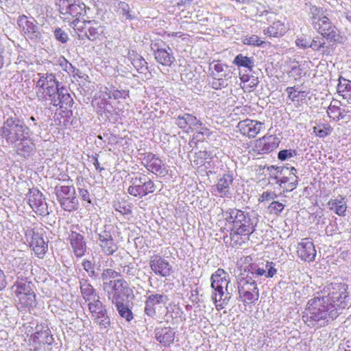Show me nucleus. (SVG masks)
I'll return each instance as SVG.
<instances>
[{"label":"nucleus","instance_id":"f257e3e1","mask_svg":"<svg viewBox=\"0 0 351 351\" xmlns=\"http://www.w3.org/2000/svg\"><path fill=\"white\" fill-rule=\"evenodd\" d=\"M336 308L335 304L328 303V299L315 297L308 302L303 320L310 327L324 326L329 318L334 319L341 313Z\"/></svg>","mask_w":351,"mask_h":351},{"label":"nucleus","instance_id":"f03ea898","mask_svg":"<svg viewBox=\"0 0 351 351\" xmlns=\"http://www.w3.org/2000/svg\"><path fill=\"white\" fill-rule=\"evenodd\" d=\"M226 220L232 224L230 238L241 245L243 241H239V236H250L255 230L257 223L256 218H252L249 213L233 208L226 212Z\"/></svg>","mask_w":351,"mask_h":351},{"label":"nucleus","instance_id":"7ed1b4c3","mask_svg":"<svg viewBox=\"0 0 351 351\" xmlns=\"http://www.w3.org/2000/svg\"><path fill=\"white\" fill-rule=\"evenodd\" d=\"M32 134L29 127L14 112L10 115L8 114L0 129V136L9 145L16 144L19 139H23L25 135Z\"/></svg>","mask_w":351,"mask_h":351},{"label":"nucleus","instance_id":"20e7f679","mask_svg":"<svg viewBox=\"0 0 351 351\" xmlns=\"http://www.w3.org/2000/svg\"><path fill=\"white\" fill-rule=\"evenodd\" d=\"M58 5L61 19L75 31H81L83 26L80 17L86 14L84 3L82 0H59Z\"/></svg>","mask_w":351,"mask_h":351},{"label":"nucleus","instance_id":"39448f33","mask_svg":"<svg viewBox=\"0 0 351 351\" xmlns=\"http://www.w3.org/2000/svg\"><path fill=\"white\" fill-rule=\"evenodd\" d=\"M311 23L323 37L331 41H337L339 36L337 29L332 25L322 8L311 5L309 9Z\"/></svg>","mask_w":351,"mask_h":351},{"label":"nucleus","instance_id":"423d86ee","mask_svg":"<svg viewBox=\"0 0 351 351\" xmlns=\"http://www.w3.org/2000/svg\"><path fill=\"white\" fill-rule=\"evenodd\" d=\"M34 285L25 279L17 280L12 290L22 307L30 308L36 305Z\"/></svg>","mask_w":351,"mask_h":351},{"label":"nucleus","instance_id":"0eeeda50","mask_svg":"<svg viewBox=\"0 0 351 351\" xmlns=\"http://www.w3.org/2000/svg\"><path fill=\"white\" fill-rule=\"evenodd\" d=\"M327 289L328 295L322 298L328 299V303L335 304L338 311L341 312L348 306V285L345 283L332 282L327 287Z\"/></svg>","mask_w":351,"mask_h":351},{"label":"nucleus","instance_id":"6e6552de","mask_svg":"<svg viewBox=\"0 0 351 351\" xmlns=\"http://www.w3.org/2000/svg\"><path fill=\"white\" fill-rule=\"evenodd\" d=\"M55 193L61 207L66 211H73L78 208V200L73 186L61 185L55 187Z\"/></svg>","mask_w":351,"mask_h":351},{"label":"nucleus","instance_id":"1a4fd4ad","mask_svg":"<svg viewBox=\"0 0 351 351\" xmlns=\"http://www.w3.org/2000/svg\"><path fill=\"white\" fill-rule=\"evenodd\" d=\"M38 75L39 79L36 82V96L39 101H46L47 95L57 90L60 84L53 73H38Z\"/></svg>","mask_w":351,"mask_h":351},{"label":"nucleus","instance_id":"9d476101","mask_svg":"<svg viewBox=\"0 0 351 351\" xmlns=\"http://www.w3.org/2000/svg\"><path fill=\"white\" fill-rule=\"evenodd\" d=\"M99 296L88 304L91 319L99 326V329L108 330L110 326V319L107 313L106 306L100 301Z\"/></svg>","mask_w":351,"mask_h":351},{"label":"nucleus","instance_id":"9b49d317","mask_svg":"<svg viewBox=\"0 0 351 351\" xmlns=\"http://www.w3.org/2000/svg\"><path fill=\"white\" fill-rule=\"evenodd\" d=\"M130 184L128 192L134 197H143L149 193H154L156 189V186L154 182L152 180H146L145 175L132 178Z\"/></svg>","mask_w":351,"mask_h":351},{"label":"nucleus","instance_id":"f8f14e48","mask_svg":"<svg viewBox=\"0 0 351 351\" xmlns=\"http://www.w3.org/2000/svg\"><path fill=\"white\" fill-rule=\"evenodd\" d=\"M151 49L157 62L169 66L175 61L172 49L162 40L152 43Z\"/></svg>","mask_w":351,"mask_h":351},{"label":"nucleus","instance_id":"ddd939ff","mask_svg":"<svg viewBox=\"0 0 351 351\" xmlns=\"http://www.w3.org/2000/svg\"><path fill=\"white\" fill-rule=\"evenodd\" d=\"M147 299L145 302V314L152 319L156 317V310L165 306L169 301V298L163 293H154L148 291Z\"/></svg>","mask_w":351,"mask_h":351},{"label":"nucleus","instance_id":"4468645a","mask_svg":"<svg viewBox=\"0 0 351 351\" xmlns=\"http://www.w3.org/2000/svg\"><path fill=\"white\" fill-rule=\"evenodd\" d=\"M17 24L28 38L36 39L40 37L37 21L34 18H28L25 15L19 16Z\"/></svg>","mask_w":351,"mask_h":351},{"label":"nucleus","instance_id":"2eb2a0df","mask_svg":"<svg viewBox=\"0 0 351 351\" xmlns=\"http://www.w3.org/2000/svg\"><path fill=\"white\" fill-rule=\"evenodd\" d=\"M34 333L35 351H51L53 338L49 328L38 330Z\"/></svg>","mask_w":351,"mask_h":351},{"label":"nucleus","instance_id":"dca6fc26","mask_svg":"<svg viewBox=\"0 0 351 351\" xmlns=\"http://www.w3.org/2000/svg\"><path fill=\"white\" fill-rule=\"evenodd\" d=\"M29 204L32 210L38 215H45L49 213L48 206L43 195L37 189L30 190Z\"/></svg>","mask_w":351,"mask_h":351},{"label":"nucleus","instance_id":"f3484780","mask_svg":"<svg viewBox=\"0 0 351 351\" xmlns=\"http://www.w3.org/2000/svg\"><path fill=\"white\" fill-rule=\"evenodd\" d=\"M149 266L152 270L156 274L162 277H167L172 273V267L164 258L154 255L151 257Z\"/></svg>","mask_w":351,"mask_h":351},{"label":"nucleus","instance_id":"a211bd4d","mask_svg":"<svg viewBox=\"0 0 351 351\" xmlns=\"http://www.w3.org/2000/svg\"><path fill=\"white\" fill-rule=\"evenodd\" d=\"M99 245L103 253L107 256L112 255L117 250L118 245L114 243L111 233L106 230L97 232Z\"/></svg>","mask_w":351,"mask_h":351},{"label":"nucleus","instance_id":"6ab92c4d","mask_svg":"<svg viewBox=\"0 0 351 351\" xmlns=\"http://www.w3.org/2000/svg\"><path fill=\"white\" fill-rule=\"evenodd\" d=\"M297 254L302 261H313L316 256V250L313 243L307 238L302 239V242L298 244Z\"/></svg>","mask_w":351,"mask_h":351},{"label":"nucleus","instance_id":"aec40b11","mask_svg":"<svg viewBox=\"0 0 351 351\" xmlns=\"http://www.w3.org/2000/svg\"><path fill=\"white\" fill-rule=\"evenodd\" d=\"M69 239L74 254L78 258L82 257L87 248L84 236L77 232L72 231L69 236Z\"/></svg>","mask_w":351,"mask_h":351},{"label":"nucleus","instance_id":"412c9836","mask_svg":"<svg viewBox=\"0 0 351 351\" xmlns=\"http://www.w3.org/2000/svg\"><path fill=\"white\" fill-rule=\"evenodd\" d=\"M233 182V178L231 175L224 174L217 181V184L212 186V193H215V195L219 194L221 197H229L230 195V188Z\"/></svg>","mask_w":351,"mask_h":351},{"label":"nucleus","instance_id":"4be33fe9","mask_svg":"<svg viewBox=\"0 0 351 351\" xmlns=\"http://www.w3.org/2000/svg\"><path fill=\"white\" fill-rule=\"evenodd\" d=\"M263 123L260 121L245 119L238 124L241 132L250 138H254L261 131Z\"/></svg>","mask_w":351,"mask_h":351},{"label":"nucleus","instance_id":"5701e85b","mask_svg":"<svg viewBox=\"0 0 351 351\" xmlns=\"http://www.w3.org/2000/svg\"><path fill=\"white\" fill-rule=\"evenodd\" d=\"M81 25L83 26L82 29H80L81 31H76L77 33L83 32V29H85L84 32L85 36L90 40L94 41L99 38L101 34L102 33V27L99 24V23L95 21H86L84 20Z\"/></svg>","mask_w":351,"mask_h":351},{"label":"nucleus","instance_id":"b1692460","mask_svg":"<svg viewBox=\"0 0 351 351\" xmlns=\"http://www.w3.org/2000/svg\"><path fill=\"white\" fill-rule=\"evenodd\" d=\"M215 293L212 295V300L215 303L217 310L223 309L231 298V293L228 290V286L221 285V288H213Z\"/></svg>","mask_w":351,"mask_h":351},{"label":"nucleus","instance_id":"393cba45","mask_svg":"<svg viewBox=\"0 0 351 351\" xmlns=\"http://www.w3.org/2000/svg\"><path fill=\"white\" fill-rule=\"evenodd\" d=\"M31 235L30 247L38 258H43L48 249V245L38 232L32 231Z\"/></svg>","mask_w":351,"mask_h":351},{"label":"nucleus","instance_id":"a878e982","mask_svg":"<svg viewBox=\"0 0 351 351\" xmlns=\"http://www.w3.org/2000/svg\"><path fill=\"white\" fill-rule=\"evenodd\" d=\"M156 340L163 346H169L175 338V331L171 327L156 328L154 330Z\"/></svg>","mask_w":351,"mask_h":351},{"label":"nucleus","instance_id":"bb28decb","mask_svg":"<svg viewBox=\"0 0 351 351\" xmlns=\"http://www.w3.org/2000/svg\"><path fill=\"white\" fill-rule=\"evenodd\" d=\"M175 123L180 129H186L187 127L195 128L200 127L202 125V121L195 116L189 113L178 115L175 119Z\"/></svg>","mask_w":351,"mask_h":351},{"label":"nucleus","instance_id":"cd10ccee","mask_svg":"<svg viewBox=\"0 0 351 351\" xmlns=\"http://www.w3.org/2000/svg\"><path fill=\"white\" fill-rule=\"evenodd\" d=\"M31 135H25L23 139H19V141L15 144L18 153L24 157L30 156L36 149L35 143L33 139L30 138Z\"/></svg>","mask_w":351,"mask_h":351},{"label":"nucleus","instance_id":"c85d7f7f","mask_svg":"<svg viewBox=\"0 0 351 351\" xmlns=\"http://www.w3.org/2000/svg\"><path fill=\"white\" fill-rule=\"evenodd\" d=\"M112 303L114 305L119 315L121 317L125 318L128 322L133 319L134 317L132 311L123 303V300H119L118 294L112 297Z\"/></svg>","mask_w":351,"mask_h":351},{"label":"nucleus","instance_id":"c756f323","mask_svg":"<svg viewBox=\"0 0 351 351\" xmlns=\"http://www.w3.org/2000/svg\"><path fill=\"white\" fill-rule=\"evenodd\" d=\"M275 264L273 262L267 261L262 267H252L251 274L253 277L264 276L265 278H272L277 273V269L274 267Z\"/></svg>","mask_w":351,"mask_h":351},{"label":"nucleus","instance_id":"7c9ffc66","mask_svg":"<svg viewBox=\"0 0 351 351\" xmlns=\"http://www.w3.org/2000/svg\"><path fill=\"white\" fill-rule=\"evenodd\" d=\"M80 287L82 295L86 302L89 303L90 301L96 300L97 296H99L87 279H81L80 280Z\"/></svg>","mask_w":351,"mask_h":351},{"label":"nucleus","instance_id":"2f4dec72","mask_svg":"<svg viewBox=\"0 0 351 351\" xmlns=\"http://www.w3.org/2000/svg\"><path fill=\"white\" fill-rule=\"evenodd\" d=\"M278 146V143L273 136L263 137L261 138L256 145L258 152L261 154H267L276 149Z\"/></svg>","mask_w":351,"mask_h":351},{"label":"nucleus","instance_id":"473e14b6","mask_svg":"<svg viewBox=\"0 0 351 351\" xmlns=\"http://www.w3.org/2000/svg\"><path fill=\"white\" fill-rule=\"evenodd\" d=\"M112 289L114 291L112 296L118 294L119 300H122L121 295L125 296L128 298L132 293V290L130 288L128 283L123 279L116 280V282H114V286Z\"/></svg>","mask_w":351,"mask_h":351},{"label":"nucleus","instance_id":"72a5a7b5","mask_svg":"<svg viewBox=\"0 0 351 351\" xmlns=\"http://www.w3.org/2000/svg\"><path fill=\"white\" fill-rule=\"evenodd\" d=\"M328 208L339 216H345L347 210L346 201L344 197L340 196L339 198L330 199L328 202Z\"/></svg>","mask_w":351,"mask_h":351},{"label":"nucleus","instance_id":"f704fd0d","mask_svg":"<svg viewBox=\"0 0 351 351\" xmlns=\"http://www.w3.org/2000/svg\"><path fill=\"white\" fill-rule=\"evenodd\" d=\"M337 93L339 96L349 104H351V82L343 77L339 79Z\"/></svg>","mask_w":351,"mask_h":351},{"label":"nucleus","instance_id":"c9c22d12","mask_svg":"<svg viewBox=\"0 0 351 351\" xmlns=\"http://www.w3.org/2000/svg\"><path fill=\"white\" fill-rule=\"evenodd\" d=\"M274 178L276 180V182L280 186L285 185L286 191H292L298 184V178L294 173H293V176L289 177L282 176L279 178L278 176H275Z\"/></svg>","mask_w":351,"mask_h":351},{"label":"nucleus","instance_id":"e433bc0d","mask_svg":"<svg viewBox=\"0 0 351 351\" xmlns=\"http://www.w3.org/2000/svg\"><path fill=\"white\" fill-rule=\"evenodd\" d=\"M238 291H241V289L245 291H258L256 280L248 274L245 277H241L237 280Z\"/></svg>","mask_w":351,"mask_h":351},{"label":"nucleus","instance_id":"4c0bfd02","mask_svg":"<svg viewBox=\"0 0 351 351\" xmlns=\"http://www.w3.org/2000/svg\"><path fill=\"white\" fill-rule=\"evenodd\" d=\"M226 272L223 269H218L217 271L212 274L210 277L211 280V287L212 288H221V285H225V287H228L229 282L226 279L225 276Z\"/></svg>","mask_w":351,"mask_h":351},{"label":"nucleus","instance_id":"58836bf2","mask_svg":"<svg viewBox=\"0 0 351 351\" xmlns=\"http://www.w3.org/2000/svg\"><path fill=\"white\" fill-rule=\"evenodd\" d=\"M238 300L241 301L245 304H250L255 303L259 298L258 291H245L241 289V291H238Z\"/></svg>","mask_w":351,"mask_h":351},{"label":"nucleus","instance_id":"ea45409f","mask_svg":"<svg viewBox=\"0 0 351 351\" xmlns=\"http://www.w3.org/2000/svg\"><path fill=\"white\" fill-rule=\"evenodd\" d=\"M145 167L155 174H165L167 172L165 164L158 158H156L150 164H145Z\"/></svg>","mask_w":351,"mask_h":351},{"label":"nucleus","instance_id":"a19ab883","mask_svg":"<svg viewBox=\"0 0 351 351\" xmlns=\"http://www.w3.org/2000/svg\"><path fill=\"white\" fill-rule=\"evenodd\" d=\"M285 32L284 25L280 21L273 23L271 25L264 30V33L269 36L278 37Z\"/></svg>","mask_w":351,"mask_h":351},{"label":"nucleus","instance_id":"79ce46f5","mask_svg":"<svg viewBox=\"0 0 351 351\" xmlns=\"http://www.w3.org/2000/svg\"><path fill=\"white\" fill-rule=\"evenodd\" d=\"M233 63L238 66L247 68L250 71H252L254 66V58L252 57L249 58L241 53H239L234 58Z\"/></svg>","mask_w":351,"mask_h":351},{"label":"nucleus","instance_id":"37998d69","mask_svg":"<svg viewBox=\"0 0 351 351\" xmlns=\"http://www.w3.org/2000/svg\"><path fill=\"white\" fill-rule=\"evenodd\" d=\"M60 104H59V107L60 108L67 109L68 108L72 106L73 103V99L71 97L70 94L68 93L66 88L64 86H61L60 90Z\"/></svg>","mask_w":351,"mask_h":351},{"label":"nucleus","instance_id":"c03bdc74","mask_svg":"<svg viewBox=\"0 0 351 351\" xmlns=\"http://www.w3.org/2000/svg\"><path fill=\"white\" fill-rule=\"evenodd\" d=\"M228 74H221L219 77L213 76V81L210 83L211 87L215 90H220L223 88H226L228 86L226 78Z\"/></svg>","mask_w":351,"mask_h":351},{"label":"nucleus","instance_id":"a18cd8bd","mask_svg":"<svg viewBox=\"0 0 351 351\" xmlns=\"http://www.w3.org/2000/svg\"><path fill=\"white\" fill-rule=\"evenodd\" d=\"M119 276H121L120 273L112 269H106L103 271L101 274V278L103 280V286L104 289H106L107 288L108 280L111 279H114Z\"/></svg>","mask_w":351,"mask_h":351},{"label":"nucleus","instance_id":"49530a36","mask_svg":"<svg viewBox=\"0 0 351 351\" xmlns=\"http://www.w3.org/2000/svg\"><path fill=\"white\" fill-rule=\"evenodd\" d=\"M313 132L316 136L324 138L330 134L332 129L328 125H317L313 127Z\"/></svg>","mask_w":351,"mask_h":351},{"label":"nucleus","instance_id":"de8ad7c7","mask_svg":"<svg viewBox=\"0 0 351 351\" xmlns=\"http://www.w3.org/2000/svg\"><path fill=\"white\" fill-rule=\"evenodd\" d=\"M56 65L60 66L62 69L68 73H74L75 68L63 56L56 60Z\"/></svg>","mask_w":351,"mask_h":351},{"label":"nucleus","instance_id":"09e8293b","mask_svg":"<svg viewBox=\"0 0 351 351\" xmlns=\"http://www.w3.org/2000/svg\"><path fill=\"white\" fill-rule=\"evenodd\" d=\"M106 94L109 99H114L116 100L119 99H125L128 97V91L124 90H119L114 88L109 90Z\"/></svg>","mask_w":351,"mask_h":351},{"label":"nucleus","instance_id":"8fccbe9b","mask_svg":"<svg viewBox=\"0 0 351 351\" xmlns=\"http://www.w3.org/2000/svg\"><path fill=\"white\" fill-rule=\"evenodd\" d=\"M56 40L62 44H65L69 40L68 34L60 27H56L53 31Z\"/></svg>","mask_w":351,"mask_h":351},{"label":"nucleus","instance_id":"3c124183","mask_svg":"<svg viewBox=\"0 0 351 351\" xmlns=\"http://www.w3.org/2000/svg\"><path fill=\"white\" fill-rule=\"evenodd\" d=\"M82 265L90 278L95 279L97 277V274L95 270V264H93L91 261L88 260H84Z\"/></svg>","mask_w":351,"mask_h":351},{"label":"nucleus","instance_id":"603ef678","mask_svg":"<svg viewBox=\"0 0 351 351\" xmlns=\"http://www.w3.org/2000/svg\"><path fill=\"white\" fill-rule=\"evenodd\" d=\"M285 208V204L278 201H272L267 209L271 214L279 215Z\"/></svg>","mask_w":351,"mask_h":351},{"label":"nucleus","instance_id":"864d4df0","mask_svg":"<svg viewBox=\"0 0 351 351\" xmlns=\"http://www.w3.org/2000/svg\"><path fill=\"white\" fill-rule=\"evenodd\" d=\"M297 155V152L295 149H283L278 152V158L280 160L284 161L288 158L294 157Z\"/></svg>","mask_w":351,"mask_h":351},{"label":"nucleus","instance_id":"5fc2aeb1","mask_svg":"<svg viewBox=\"0 0 351 351\" xmlns=\"http://www.w3.org/2000/svg\"><path fill=\"white\" fill-rule=\"evenodd\" d=\"M243 43L244 45L261 46L263 43V41L261 40L257 36L252 35L251 36L245 37L243 40Z\"/></svg>","mask_w":351,"mask_h":351},{"label":"nucleus","instance_id":"6e6d98bb","mask_svg":"<svg viewBox=\"0 0 351 351\" xmlns=\"http://www.w3.org/2000/svg\"><path fill=\"white\" fill-rule=\"evenodd\" d=\"M327 113L328 116L333 119H339V116H341L340 107L339 105H332V104H330L328 108Z\"/></svg>","mask_w":351,"mask_h":351},{"label":"nucleus","instance_id":"4d7b16f0","mask_svg":"<svg viewBox=\"0 0 351 351\" xmlns=\"http://www.w3.org/2000/svg\"><path fill=\"white\" fill-rule=\"evenodd\" d=\"M60 88L61 87L58 88L57 90H55L53 94L50 93L47 95L49 96L51 104H53L54 106H59V104H60Z\"/></svg>","mask_w":351,"mask_h":351},{"label":"nucleus","instance_id":"13d9d810","mask_svg":"<svg viewBox=\"0 0 351 351\" xmlns=\"http://www.w3.org/2000/svg\"><path fill=\"white\" fill-rule=\"evenodd\" d=\"M224 67L228 68V66L220 62H217L213 66H212V63L210 64L209 71H211V72L210 73V75L213 77L215 75L213 69L217 73H220L224 71Z\"/></svg>","mask_w":351,"mask_h":351},{"label":"nucleus","instance_id":"bf43d9fd","mask_svg":"<svg viewBox=\"0 0 351 351\" xmlns=\"http://www.w3.org/2000/svg\"><path fill=\"white\" fill-rule=\"evenodd\" d=\"M277 197V195L274 191H264L261 195L260 196L258 200L260 202L264 201H274V199Z\"/></svg>","mask_w":351,"mask_h":351},{"label":"nucleus","instance_id":"052dcab7","mask_svg":"<svg viewBox=\"0 0 351 351\" xmlns=\"http://www.w3.org/2000/svg\"><path fill=\"white\" fill-rule=\"evenodd\" d=\"M325 45V42L323 38H317V39H313L311 42H310L309 47L312 48L314 50H319L321 48H323Z\"/></svg>","mask_w":351,"mask_h":351},{"label":"nucleus","instance_id":"680f3d73","mask_svg":"<svg viewBox=\"0 0 351 351\" xmlns=\"http://www.w3.org/2000/svg\"><path fill=\"white\" fill-rule=\"evenodd\" d=\"M132 64H133L134 66L137 69V70H141V73H143L145 70L147 69V67L146 66L147 62L142 58H137L136 60H134V62Z\"/></svg>","mask_w":351,"mask_h":351},{"label":"nucleus","instance_id":"e2e57ef3","mask_svg":"<svg viewBox=\"0 0 351 351\" xmlns=\"http://www.w3.org/2000/svg\"><path fill=\"white\" fill-rule=\"evenodd\" d=\"M119 10H121L122 14L125 16L127 19H132L134 16L131 14L130 12L129 5L124 3L121 2L119 4Z\"/></svg>","mask_w":351,"mask_h":351},{"label":"nucleus","instance_id":"0e129e2a","mask_svg":"<svg viewBox=\"0 0 351 351\" xmlns=\"http://www.w3.org/2000/svg\"><path fill=\"white\" fill-rule=\"evenodd\" d=\"M286 92L288 94V97L290 98L293 101L295 100L300 96V93H304V91H298L296 94L297 90L295 87H287Z\"/></svg>","mask_w":351,"mask_h":351},{"label":"nucleus","instance_id":"69168bd1","mask_svg":"<svg viewBox=\"0 0 351 351\" xmlns=\"http://www.w3.org/2000/svg\"><path fill=\"white\" fill-rule=\"evenodd\" d=\"M295 44L300 48L306 49L309 47L310 41L304 37H300L295 40Z\"/></svg>","mask_w":351,"mask_h":351},{"label":"nucleus","instance_id":"338daca9","mask_svg":"<svg viewBox=\"0 0 351 351\" xmlns=\"http://www.w3.org/2000/svg\"><path fill=\"white\" fill-rule=\"evenodd\" d=\"M79 194L82 199V200L86 202L88 204L91 203V200L90 198V194L88 190L85 189H79Z\"/></svg>","mask_w":351,"mask_h":351},{"label":"nucleus","instance_id":"774afa93","mask_svg":"<svg viewBox=\"0 0 351 351\" xmlns=\"http://www.w3.org/2000/svg\"><path fill=\"white\" fill-rule=\"evenodd\" d=\"M157 157H156V155L153 154H148L146 156L144 157L143 161L142 163L145 166V164H150L154 160H155Z\"/></svg>","mask_w":351,"mask_h":351}]
</instances>
